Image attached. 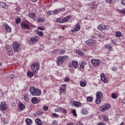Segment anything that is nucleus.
Segmentation results:
<instances>
[{
    "label": "nucleus",
    "instance_id": "obj_10",
    "mask_svg": "<svg viewBox=\"0 0 125 125\" xmlns=\"http://www.w3.org/2000/svg\"><path fill=\"white\" fill-rule=\"evenodd\" d=\"M21 25L23 30H30V26L24 22H21Z\"/></svg>",
    "mask_w": 125,
    "mask_h": 125
},
{
    "label": "nucleus",
    "instance_id": "obj_29",
    "mask_svg": "<svg viewBox=\"0 0 125 125\" xmlns=\"http://www.w3.org/2000/svg\"><path fill=\"white\" fill-rule=\"evenodd\" d=\"M65 52H66V50H65L64 49H61L59 50V53L61 54V55L64 54Z\"/></svg>",
    "mask_w": 125,
    "mask_h": 125
},
{
    "label": "nucleus",
    "instance_id": "obj_28",
    "mask_svg": "<svg viewBox=\"0 0 125 125\" xmlns=\"http://www.w3.org/2000/svg\"><path fill=\"white\" fill-rule=\"evenodd\" d=\"M27 76L29 78H33V77L34 76V72H28Z\"/></svg>",
    "mask_w": 125,
    "mask_h": 125
},
{
    "label": "nucleus",
    "instance_id": "obj_16",
    "mask_svg": "<svg viewBox=\"0 0 125 125\" xmlns=\"http://www.w3.org/2000/svg\"><path fill=\"white\" fill-rule=\"evenodd\" d=\"M0 7L5 8V9H7V8H8V6L3 2H0Z\"/></svg>",
    "mask_w": 125,
    "mask_h": 125
},
{
    "label": "nucleus",
    "instance_id": "obj_14",
    "mask_svg": "<svg viewBox=\"0 0 125 125\" xmlns=\"http://www.w3.org/2000/svg\"><path fill=\"white\" fill-rule=\"evenodd\" d=\"M85 43L87 44V45H92V44H94V43H95V41L90 39L86 41L85 42Z\"/></svg>",
    "mask_w": 125,
    "mask_h": 125
},
{
    "label": "nucleus",
    "instance_id": "obj_53",
    "mask_svg": "<svg viewBox=\"0 0 125 125\" xmlns=\"http://www.w3.org/2000/svg\"><path fill=\"white\" fill-rule=\"evenodd\" d=\"M36 114L37 115H39L40 116H42V111H38L37 113H36Z\"/></svg>",
    "mask_w": 125,
    "mask_h": 125
},
{
    "label": "nucleus",
    "instance_id": "obj_45",
    "mask_svg": "<svg viewBox=\"0 0 125 125\" xmlns=\"http://www.w3.org/2000/svg\"><path fill=\"white\" fill-rule=\"evenodd\" d=\"M119 13H122L123 14H125V9L124 10H119Z\"/></svg>",
    "mask_w": 125,
    "mask_h": 125
},
{
    "label": "nucleus",
    "instance_id": "obj_58",
    "mask_svg": "<svg viewBox=\"0 0 125 125\" xmlns=\"http://www.w3.org/2000/svg\"><path fill=\"white\" fill-rule=\"evenodd\" d=\"M38 30H41V31H43V30H44V28H43V27H42L41 26H39L38 27Z\"/></svg>",
    "mask_w": 125,
    "mask_h": 125
},
{
    "label": "nucleus",
    "instance_id": "obj_35",
    "mask_svg": "<svg viewBox=\"0 0 125 125\" xmlns=\"http://www.w3.org/2000/svg\"><path fill=\"white\" fill-rule=\"evenodd\" d=\"M122 36V32H117L116 33V36L117 38H120Z\"/></svg>",
    "mask_w": 125,
    "mask_h": 125
},
{
    "label": "nucleus",
    "instance_id": "obj_26",
    "mask_svg": "<svg viewBox=\"0 0 125 125\" xmlns=\"http://www.w3.org/2000/svg\"><path fill=\"white\" fill-rule=\"evenodd\" d=\"M80 84L82 87H84V86L86 85V83H85V81H81L80 82Z\"/></svg>",
    "mask_w": 125,
    "mask_h": 125
},
{
    "label": "nucleus",
    "instance_id": "obj_25",
    "mask_svg": "<svg viewBox=\"0 0 125 125\" xmlns=\"http://www.w3.org/2000/svg\"><path fill=\"white\" fill-rule=\"evenodd\" d=\"M103 27V31L108 30H109V29H110V26L108 25H104Z\"/></svg>",
    "mask_w": 125,
    "mask_h": 125
},
{
    "label": "nucleus",
    "instance_id": "obj_37",
    "mask_svg": "<svg viewBox=\"0 0 125 125\" xmlns=\"http://www.w3.org/2000/svg\"><path fill=\"white\" fill-rule=\"evenodd\" d=\"M16 22L18 24H20L21 23V19L20 18H18L16 20Z\"/></svg>",
    "mask_w": 125,
    "mask_h": 125
},
{
    "label": "nucleus",
    "instance_id": "obj_15",
    "mask_svg": "<svg viewBox=\"0 0 125 125\" xmlns=\"http://www.w3.org/2000/svg\"><path fill=\"white\" fill-rule=\"evenodd\" d=\"M72 106H75V107H82V103L79 102L74 101L72 104Z\"/></svg>",
    "mask_w": 125,
    "mask_h": 125
},
{
    "label": "nucleus",
    "instance_id": "obj_27",
    "mask_svg": "<svg viewBox=\"0 0 125 125\" xmlns=\"http://www.w3.org/2000/svg\"><path fill=\"white\" fill-rule=\"evenodd\" d=\"M31 102L33 104H36L37 102V98H36V97L32 98L31 99Z\"/></svg>",
    "mask_w": 125,
    "mask_h": 125
},
{
    "label": "nucleus",
    "instance_id": "obj_23",
    "mask_svg": "<svg viewBox=\"0 0 125 125\" xmlns=\"http://www.w3.org/2000/svg\"><path fill=\"white\" fill-rule=\"evenodd\" d=\"M71 18V16L68 15V16L62 19V21H63V23H65V22H67Z\"/></svg>",
    "mask_w": 125,
    "mask_h": 125
},
{
    "label": "nucleus",
    "instance_id": "obj_57",
    "mask_svg": "<svg viewBox=\"0 0 125 125\" xmlns=\"http://www.w3.org/2000/svg\"><path fill=\"white\" fill-rule=\"evenodd\" d=\"M63 81H64V82H69V78H68L65 77V78L63 79Z\"/></svg>",
    "mask_w": 125,
    "mask_h": 125
},
{
    "label": "nucleus",
    "instance_id": "obj_30",
    "mask_svg": "<svg viewBox=\"0 0 125 125\" xmlns=\"http://www.w3.org/2000/svg\"><path fill=\"white\" fill-rule=\"evenodd\" d=\"M86 100L88 102H92L93 101V98L90 96L87 97Z\"/></svg>",
    "mask_w": 125,
    "mask_h": 125
},
{
    "label": "nucleus",
    "instance_id": "obj_51",
    "mask_svg": "<svg viewBox=\"0 0 125 125\" xmlns=\"http://www.w3.org/2000/svg\"><path fill=\"white\" fill-rule=\"evenodd\" d=\"M79 30H78L77 29H76V28H74L73 29H72L71 30V32H72V33H77V32H78Z\"/></svg>",
    "mask_w": 125,
    "mask_h": 125
},
{
    "label": "nucleus",
    "instance_id": "obj_64",
    "mask_svg": "<svg viewBox=\"0 0 125 125\" xmlns=\"http://www.w3.org/2000/svg\"><path fill=\"white\" fill-rule=\"evenodd\" d=\"M121 2L123 5H125V0H122Z\"/></svg>",
    "mask_w": 125,
    "mask_h": 125
},
{
    "label": "nucleus",
    "instance_id": "obj_39",
    "mask_svg": "<svg viewBox=\"0 0 125 125\" xmlns=\"http://www.w3.org/2000/svg\"><path fill=\"white\" fill-rule=\"evenodd\" d=\"M102 118L104 121L105 122H107L108 121V117H107L106 116L103 115H102Z\"/></svg>",
    "mask_w": 125,
    "mask_h": 125
},
{
    "label": "nucleus",
    "instance_id": "obj_49",
    "mask_svg": "<svg viewBox=\"0 0 125 125\" xmlns=\"http://www.w3.org/2000/svg\"><path fill=\"white\" fill-rule=\"evenodd\" d=\"M72 113H73V116H74L75 117H76V116H77V113L75 109H73L72 110Z\"/></svg>",
    "mask_w": 125,
    "mask_h": 125
},
{
    "label": "nucleus",
    "instance_id": "obj_22",
    "mask_svg": "<svg viewBox=\"0 0 125 125\" xmlns=\"http://www.w3.org/2000/svg\"><path fill=\"white\" fill-rule=\"evenodd\" d=\"M105 48H108L109 51H113V47L110 46V44H107L105 45Z\"/></svg>",
    "mask_w": 125,
    "mask_h": 125
},
{
    "label": "nucleus",
    "instance_id": "obj_40",
    "mask_svg": "<svg viewBox=\"0 0 125 125\" xmlns=\"http://www.w3.org/2000/svg\"><path fill=\"white\" fill-rule=\"evenodd\" d=\"M77 29V31H80L81 29V25L79 24H77L76 25V28Z\"/></svg>",
    "mask_w": 125,
    "mask_h": 125
},
{
    "label": "nucleus",
    "instance_id": "obj_55",
    "mask_svg": "<svg viewBox=\"0 0 125 125\" xmlns=\"http://www.w3.org/2000/svg\"><path fill=\"white\" fill-rule=\"evenodd\" d=\"M106 2L107 3H112V2H113V0H106Z\"/></svg>",
    "mask_w": 125,
    "mask_h": 125
},
{
    "label": "nucleus",
    "instance_id": "obj_52",
    "mask_svg": "<svg viewBox=\"0 0 125 125\" xmlns=\"http://www.w3.org/2000/svg\"><path fill=\"white\" fill-rule=\"evenodd\" d=\"M2 122H3V123L4 124H8V121L5 120V118H3V119L2 120Z\"/></svg>",
    "mask_w": 125,
    "mask_h": 125
},
{
    "label": "nucleus",
    "instance_id": "obj_18",
    "mask_svg": "<svg viewBox=\"0 0 125 125\" xmlns=\"http://www.w3.org/2000/svg\"><path fill=\"white\" fill-rule=\"evenodd\" d=\"M103 94L101 91H98L96 93V98H103Z\"/></svg>",
    "mask_w": 125,
    "mask_h": 125
},
{
    "label": "nucleus",
    "instance_id": "obj_32",
    "mask_svg": "<svg viewBox=\"0 0 125 125\" xmlns=\"http://www.w3.org/2000/svg\"><path fill=\"white\" fill-rule=\"evenodd\" d=\"M76 53L77 54H78L79 55H81V56H83L84 54V53L82 51H81V50H76Z\"/></svg>",
    "mask_w": 125,
    "mask_h": 125
},
{
    "label": "nucleus",
    "instance_id": "obj_19",
    "mask_svg": "<svg viewBox=\"0 0 125 125\" xmlns=\"http://www.w3.org/2000/svg\"><path fill=\"white\" fill-rule=\"evenodd\" d=\"M72 65L73 67L75 68V69H77L78 66H79V63L77 61H72Z\"/></svg>",
    "mask_w": 125,
    "mask_h": 125
},
{
    "label": "nucleus",
    "instance_id": "obj_56",
    "mask_svg": "<svg viewBox=\"0 0 125 125\" xmlns=\"http://www.w3.org/2000/svg\"><path fill=\"white\" fill-rule=\"evenodd\" d=\"M9 79H14V75L13 74H10L9 76Z\"/></svg>",
    "mask_w": 125,
    "mask_h": 125
},
{
    "label": "nucleus",
    "instance_id": "obj_7",
    "mask_svg": "<svg viewBox=\"0 0 125 125\" xmlns=\"http://www.w3.org/2000/svg\"><path fill=\"white\" fill-rule=\"evenodd\" d=\"M66 92V84H63L60 87V94H63V93H65Z\"/></svg>",
    "mask_w": 125,
    "mask_h": 125
},
{
    "label": "nucleus",
    "instance_id": "obj_5",
    "mask_svg": "<svg viewBox=\"0 0 125 125\" xmlns=\"http://www.w3.org/2000/svg\"><path fill=\"white\" fill-rule=\"evenodd\" d=\"M91 63L95 67H98L99 65L101 63V61L98 59H92L91 60Z\"/></svg>",
    "mask_w": 125,
    "mask_h": 125
},
{
    "label": "nucleus",
    "instance_id": "obj_41",
    "mask_svg": "<svg viewBox=\"0 0 125 125\" xmlns=\"http://www.w3.org/2000/svg\"><path fill=\"white\" fill-rule=\"evenodd\" d=\"M60 111L61 112H62V113H63V114H66V113H67V110H66L65 108H61Z\"/></svg>",
    "mask_w": 125,
    "mask_h": 125
},
{
    "label": "nucleus",
    "instance_id": "obj_33",
    "mask_svg": "<svg viewBox=\"0 0 125 125\" xmlns=\"http://www.w3.org/2000/svg\"><path fill=\"white\" fill-rule=\"evenodd\" d=\"M103 24H100L98 26V29L99 30V31H103Z\"/></svg>",
    "mask_w": 125,
    "mask_h": 125
},
{
    "label": "nucleus",
    "instance_id": "obj_59",
    "mask_svg": "<svg viewBox=\"0 0 125 125\" xmlns=\"http://www.w3.org/2000/svg\"><path fill=\"white\" fill-rule=\"evenodd\" d=\"M77 125H83V124L82 123L81 121H78L77 123Z\"/></svg>",
    "mask_w": 125,
    "mask_h": 125
},
{
    "label": "nucleus",
    "instance_id": "obj_8",
    "mask_svg": "<svg viewBox=\"0 0 125 125\" xmlns=\"http://www.w3.org/2000/svg\"><path fill=\"white\" fill-rule=\"evenodd\" d=\"M5 49L7 51L8 55L10 56L12 55V48L8 45H6L5 46Z\"/></svg>",
    "mask_w": 125,
    "mask_h": 125
},
{
    "label": "nucleus",
    "instance_id": "obj_6",
    "mask_svg": "<svg viewBox=\"0 0 125 125\" xmlns=\"http://www.w3.org/2000/svg\"><path fill=\"white\" fill-rule=\"evenodd\" d=\"M111 107V104H108L103 106H101L99 107L100 111L101 112H105L106 110H109V108Z\"/></svg>",
    "mask_w": 125,
    "mask_h": 125
},
{
    "label": "nucleus",
    "instance_id": "obj_12",
    "mask_svg": "<svg viewBox=\"0 0 125 125\" xmlns=\"http://www.w3.org/2000/svg\"><path fill=\"white\" fill-rule=\"evenodd\" d=\"M0 109L1 111H5L6 110V104L5 102L1 103Z\"/></svg>",
    "mask_w": 125,
    "mask_h": 125
},
{
    "label": "nucleus",
    "instance_id": "obj_36",
    "mask_svg": "<svg viewBox=\"0 0 125 125\" xmlns=\"http://www.w3.org/2000/svg\"><path fill=\"white\" fill-rule=\"evenodd\" d=\"M28 16L30 18H35V14L31 13H29Z\"/></svg>",
    "mask_w": 125,
    "mask_h": 125
},
{
    "label": "nucleus",
    "instance_id": "obj_17",
    "mask_svg": "<svg viewBox=\"0 0 125 125\" xmlns=\"http://www.w3.org/2000/svg\"><path fill=\"white\" fill-rule=\"evenodd\" d=\"M36 42H38V40L34 38H31L29 41L28 42L30 44H34Z\"/></svg>",
    "mask_w": 125,
    "mask_h": 125
},
{
    "label": "nucleus",
    "instance_id": "obj_44",
    "mask_svg": "<svg viewBox=\"0 0 125 125\" xmlns=\"http://www.w3.org/2000/svg\"><path fill=\"white\" fill-rule=\"evenodd\" d=\"M53 12L54 14H58V13H59V9H57L54 11H53Z\"/></svg>",
    "mask_w": 125,
    "mask_h": 125
},
{
    "label": "nucleus",
    "instance_id": "obj_24",
    "mask_svg": "<svg viewBox=\"0 0 125 125\" xmlns=\"http://www.w3.org/2000/svg\"><path fill=\"white\" fill-rule=\"evenodd\" d=\"M25 122L27 125H31L32 124V120L30 119H26L25 120Z\"/></svg>",
    "mask_w": 125,
    "mask_h": 125
},
{
    "label": "nucleus",
    "instance_id": "obj_61",
    "mask_svg": "<svg viewBox=\"0 0 125 125\" xmlns=\"http://www.w3.org/2000/svg\"><path fill=\"white\" fill-rule=\"evenodd\" d=\"M59 12H60V11L64 12V11H65V8H60V9H59Z\"/></svg>",
    "mask_w": 125,
    "mask_h": 125
},
{
    "label": "nucleus",
    "instance_id": "obj_48",
    "mask_svg": "<svg viewBox=\"0 0 125 125\" xmlns=\"http://www.w3.org/2000/svg\"><path fill=\"white\" fill-rule=\"evenodd\" d=\"M52 125H58V122L56 120H54L51 124Z\"/></svg>",
    "mask_w": 125,
    "mask_h": 125
},
{
    "label": "nucleus",
    "instance_id": "obj_20",
    "mask_svg": "<svg viewBox=\"0 0 125 125\" xmlns=\"http://www.w3.org/2000/svg\"><path fill=\"white\" fill-rule=\"evenodd\" d=\"M36 22H39V23H42L45 21V19L44 18H39L37 20H36Z\"/></svg>",
    "mask_w": 125,
    "mask_h": 125
},
{
    "label": "nucleus",
    "instance_id": "obj_62",
    "mask_svg": "<svg viewBox=\"0 0 125 125\" xmlns=\"http://www.w3.org/2000/svg\"><path fill=\"white\" fill-rule=\"evenodd\" d=\"M111 43H112V44H116V43H117V42H116L115 41L112 40V41H111Z\"/></svg>",
    "mask_w": 125,
    "mask_h": 125
},
{
    "label": "nucleus",
    "instance_id": "obj_43",
    "mask_svg": "<svg viewBox=\"0 0 125 125\" xmlns=\"http://www.w3.org/2000/svg\"><path fill=\"white\" fill-rule=\"evenodd\" d=\"M37 34L40 37H42V36H43V33H42V31H38Z\"/></svg>",
    "mask_w": 125,
    "mask_h": 125
},
{
    "label": "nucleus",
    "instance_id": "obj_46",
    "mask_svg": "<svg viewBox=\"0 0 125 125\" xmlns=\"http://www.w3.org/2000/svg\"><path fill=\"white\" fill-rule=\"evenodd\" d=\"M57 22L58 23H64V22L63 21V19L61 20V19H57Z\"/></svg>",
    "mask_w": 125,
    "mask_h": 125
},
{
    "label": "nucleus",
    "instance_id": "obj_1",
    "mask_svg": "<svg viewBox=\"0 0 125 125\" xmlns=\"http://www.w3.org/2000/svg\"><path fill=\"white\" fill-rule=\"evenodd\" d=\"M29 91L32 95L33 96H41L42 95V91L38 88L34 86H31L29 88Z\"/></svg>",
    "mask_w": 125,
    "mask_h": 125
},
{
    "label": "nucleus",
    "instance_id": "obj_63",
    "mask_svg": "<svg viewBox=\"0 0 125 125\" xmlns=\"http://www.w3.org/2000/svg\"><path fill=\"white\" fill-rule=\"evenodd\" d=\"M112 71H117V67H113L112 68Z\"/></svg>",
    "mask_w": 125,
    "mask_h": 125
},
{
    "label": "nucleus",
    "instance_id": "obj_11",
    "mask_svg": "<svg viewBox=\"0 0 125 125\" xmlns=\"http://www.w3.org/2000/svg\"><path fill=\"white\" fill-rule=\"evenodd\" d=\"M19 111H23V110H25L26 106L23 103H22V102H20L19 103Z\"/></svg>",
    "mask_w": 125,
    "mask_h": 125
},
{
    "label": "nucleus",
    "instance_id": "obj_47",
    "mask_svg": "<svg viewBox=\"0 0 125 125\" xmlns=\"http://www.w3.org/2000/svg\"><path fill=\"white\" fill-rule=\"evenodd\" d=\"M43 111H47L48 110V106L45 105L43 106Z\"/></svg>",
    "mask_w": 125,
    "mask_h": 125
},
{
    "label": "nucleus",
    "instance_id": "obj_13",
    "mask_svg": "<svg viewBox=\"0 0 125 125\" xmlns=\"http://www.w3.org/2000/svg\"><path fill=\"white\" fill-rule=\"evenodd\" d=\"M101 80L105 83H108V80L106 79L104 74L102 73L101 74Z\"/></svg>",
    "mask_w": 125,
    "mask_h": 125
},
{
    "label": "nucleus",
    "instance_id": "obj_4",
    "mask_svg": "<svg viewBox=\"0 0 125 125\" xmlns=\"http://www.w3.org/2000/svg\"><path fill=\"white\" fill-rule=\"evenodd\" d=\"M12 47L14 52H18L21 49V45L18 42H15L12 44Z\"/></svg>",
    "mask_w": 125,
    "mask_h": 125
},
{
    "label": "nucleus",
    "instance_id": "obj_42",
    "mask_svg": "<svg viewBox=\"0 0 125 125\" xmlns=\"http://www.w3.org/2000/svg\"><path fill=\"white\" fill-rule=\"evenodd\" d=\"M81 113L83 115H86L87 114V111L85 110V109H83L81 111Z\"/></svg>",
    "mask_w": 125,
    "mask_h": 125
},
{
    "label": "nucleus",
    "instance_id": "obj_60",
    "mask_svg": "<svg viewBox=\"0 0 125 125\" xmlns=\"http://www.w3.org/2000/svg\"><path fill=\"white\" fill-rule=\"evenodd\" d=\"M24 100L25 101H29V99L28 98V97H27V96H24Z\"/></svg>",
    "mask_w": 125,
    "mask_h": 125
},
{
    "label": "nucleus",
    "instance_id": "obj_38",
    "mask_svg": "<svg viewBox=\"0 0 125 125\" xmlns=\"http://www.w3.org/2000/svg\"><path fill=\"white\" fill-rule=\"evenodd\" d=\"M111 97L112 98H113V99H116V98H118V96L117 95V94H115V93H113L111 95Z\"/></svg>",
    "mask_w": 125,
    "mask_h": 125
},
{
    "label": "nucleus",
    "instance_id": "obj_9",
    "mask_svg": "<svg viewBox=\"0 0 125 125\" xmlns=\"http://www.w3.org/2000/svg\"><path fill=\"white\" fill-rule=\"evenodd\" d=\"M2 26L5 28L6 32L8 33H11V27H10L7 23H3Z\"/></svg>",
    "mask_w": 125,
    "mask_h": 125
},
{
    "label": "nucleus",
    "instance_id": "obj_3",
    "mask_svg": "<svg viewBox=\"0 0 125 125\" xmlns=\"http://www.w3.org/2000/svg\"><path fill=\"white\" fill-rule=\"evenodd\" d=\"M31 69L34 74H37L40 69V63L36 62L33 63L31 65Z\"/></svg>",
    "mask_w": 125,
    "mask_h": 125
},
{
    "label": "nucleus",
    "instance_id": "obj_50",
    "mask_svg": "<svg viewBox=\"0 0 125 125\" xmlns=\"http://www.w3.org/2000/svg\"><path fill=\"white\" fill-rule=\"evenodd\" d=\"M52 116L54 117V118H59V115L56 114V113H53Z\"/></svg>",
    "mask_w": 125,
    "mask_h": 125
},
{
    "label": "nucleus",
    "instance_id": "obj_21",
    "mask_svg": "<svg viewBox=\"0 0 125 125\" xmlns=\"http://www.w3.org/2000/svg\"><path fill=\"white\" fill-rule=\"evenodd\" d=\"M35 122L36 123V125H42V120L39 118H37L35 120Z\"/></svg>",
    "mask_w": 125,
    "mask_h": 125
},
{
    "label": "nucleus",
    "instance_id": "obj_34",
    "mask_svg": "<svg viewBox=\"0 0 125 125\" xmlns=\"http://www.w3.org/2000/svg\"><path fill=\"white\" fill-rule=\"evenodd\" d=\"M84 65H86V62H82L80 65L81 68H82V69H83L84 68Z\"/></svg>",
    "mask_w": 125,
    "mask_h": 125
},
{
    "label": "nucleus",
    "instance_id": "obj_54",
    "mask_svg": "<svg viewBox=\"0 0 125 125\" xmlns=\"http://www.w3.org/2000/svg\"><path fill=\"white\" fill-rule=\"evenodd\" d=\"M61 108H56L54 110V112H60V110H61Z\"/></svg>",
    "mask_w": 125,
    "mask_h": 125
},
{
    "label": "nucleus",
    "instance_id": "obj_31",
    "mask_svg": "<svg viewBox=\"0 0 125 125\" xmlns=\"http://www.w3.org/2000/svg\"><path fill=\"white\" fill-rule=\"evenodd\" d=\"M95 102H96V104H100L101 103V99L96 98Z\"/></svg>",
    "mask_w": 125,
    "mask_h": 125
},
{
    "label": "nucleus",
    "instance_id": "obj_2",
    "mask_svg": "<svg viewBox=\"0 0 125 125\" xmlns=\"http://www.w3.org/2000/svg\"><path fill=\"white\" fill-rule=\"evenodd\" d=\"M68 59H69V57H68V56H60L58 57L57 59V66H59V67H60V66H62V65H63V63H65V61L68 60Z\"/></svg>",
    "mask_w": 125,
    "mask_h": 125
}]
</instances>
